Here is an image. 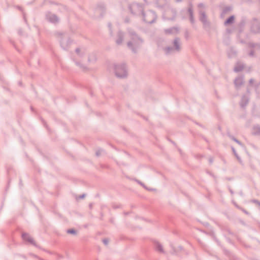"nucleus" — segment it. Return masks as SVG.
<instances>
[{"mask_svg": "<svg viewBox=\"0 0 260 260\" xmlns=\"http://www.w3.org/2000/svg\"><path fill=\"white\" fill-rule=\"evenodd\" d=\"M46 19L51 23H55L59 21V19L56 15L50 12L46 14Z\"/></svg>", "mask_w": 260, "mask_h": 260, "instance_id": "9", "label": "nucleus"}, {"mask_svg": "<svg viewBox=\"0 0 260 260\" xmlns=\"http://www.w3.org/2000/svg\"><path fill=\"white\" fill-rule=\"evenodd\" d=\"M89 207H90V208H92V204H90L89 205Z\"/></svg>", "mask_w": 260, "mask_h": 260, "instance_id": "46", "label": "nucleus"}, {"mask_svg": "<svg viewBox=\"0 0 260 260\" xmlns=\"http://www.w3.org/2000/svg\"><path fill=\"white\" fill-rule=\"evenodd\" d=\"M141 16L143 21L149 24L153 23L157 18L155 13L151 10H148L146 12L143 11Z\"/></svg>", "mask_w": 260, "mask_h": 260, "instance_id": "4", "label": "nucleus"}, {"mask_svg": "<svg viewBox=\"0 0 260 260\" xmlns=\"http://www.w3.org/2000/svg\"><path fill=\"white\" fill-rule=\"evenodd\" d=\"M185 37L187 39V38L188 37V32L187 30H186L185 31Z\"/></svg>", "mask_w": 260, "mask_h": 260, "instance_id": "38", "label": "nucleus"}, {"mask_svg": "<svg viewBox=\"0 0 260 260\" xmlns=\"http://www.w3.org/2000/svg\"><path fill=\"white\" fill-rule=\"evenodd\" d=\"M168 0H156L155 4L157 7L162 8L168 4Z\"/></svg>", "mask_w": 260, "mask_h": 260, "instance_id": "15", "label": "nucleus"}, {"mask_svg": "<svg viewBox=\"0 0 260 260\" xmlns=\"http://www.w3.org/2000/svg\"><path fill=\"white\" fill-rule=\"evenodd\" d=\"M103 151V150H102V149H99L98 150H97L96 152V155L97 156H99L101 155V154Z\"/></svg>", "mask_w": 260, "mask_h": 260, "instance_id": "29", "label": "nucleus"}, {"mask_svg": "<svg viewBox=\"0 0 260 260\" xmlns=\"http://www.w3.org/2000/svg\"><path fill=\"white\" fill-rule=\"evenodd\" d=\"M253 82L254 80L253 79H250L249 81L250 84H251Z\"/></svg>", "mask_w": 260, "mask_h": 260, "instance_id": "40", "label": "nucleus"}, {"mask_svg": "<svg viewBox=\"0 0 260 260\" xmlns=\"http://www.w3.org/2000/svg\"><path fill=\"white\" fill-rule=\"evenodd\" d=\"M75 52H76V53H77L78 55H79L80 56H82V55H81V54H80V49H79V48H77V49H76V50H75Z\"/></svg>", "mask_w": 260, "mask_h": 260, "instance_id": "33", "label": "nucleus"}, {"mask_svg": "<svg viewBox=\"0 0 260 260\" xmlns=\"http://www.w3.org/2000/svg\"><path fill=\"white\" fill-rule=\"evenodd\" d=\"M136 181L139 184H140L141 185H142V186H143L145 188H146V186H145V185L142 183L139 180H136Z\"/></svg>", "mask_w": 260, "mask_h": 260, "instance_id": "34", "label": "nucleus"}, {"mask_svg": "<svg viewBox=\"0 0 260 260\" xmlns=\"http://www.w3.org/2000/svg\"><path fill=\"white\" fill-rule=\"evenodd\" d=\"M249 102V96L247 95H243L241 98L240 102V105L241 108H244L247 105Z\"/></svg>", "mask_w": 260, "mask_h": 260, "instance_id": "11", "label": "nucleus"}, {"mask_svg": "<svg viewBox=\"0 0 260 260\" xmlns=\"http://www.w3.org/2000/svg\"><path fill=\"white\" fill-rule=\"evenodd\" d=\"M60 44L63 49L67 50L68 45L71 44V41L68 39H67V40H65L64 39H61L60 41Z\"/></svg>", "mask_w": 260, "mask_h": 260, "instance_id": "12", "label": "nucleus"}, {"mask_svg": "<svg viewBox=\"0 0 260 260\" xmlns=\"http://www.w3.org/2000/svg\"><path fill=\"white\" fill-rule=\"evenodd\" d=\"M113 67L115 74L117 77L123 78L127 76V72L125 64H114Z\"/></svg>", "mask_w": 260, "mask_h": 260, "instance_id": "2", "label": "nucleus"}, {"mask_svg": "<svg viewBox=\"0 0 260 260\" xmlns=\"http://www.w3.org/2000/svg\"><path fill=\"white\" fill-rule=\"evenodd\" d=\"M259 2H260V0H259Z\"/></svg>", "mask_w": 260, "mask_h": 260, "instance_id": "52", "label": "nucleus"}, {"mask_svg": "<svg viewBox=\"0 0 260 260\" xmlns=\"http://www.w3.org/2000/svg\"><path fill=\"white\" fill-rule=\"evenodd\" d=\"M213 159L212 158H210L209 159V162H210V164H211V163H212V162H213Z\"/></svg>", "mask_w": 260, "mask_h": 260, "instance_id": "41", "label": "nucleus"}, {"mask_svg": "<svg viewBox=\"0 0 260 260\" xmlns=\"http://www.w3.org/2000/svg\"><path fill=\"white\" fill-rule=\"evenodd\" d=\"M230 10H231L230 7H226L223 10L224 13H226L227 11H230Z\"/></svg>", "mask_w": 260, "mask_h": 260, "instance_id": "35", "label": "nucleus"}, {"mask_svg": "<svg viewBox=\"0 0 260 260\" xmlns=\"http://www.w3.org/2000/svg\"><path fill=\"white\" fill-rule=\"evenodd\" d=\"M244 68V64L241 63H237L234 68V71L235 72H239L241 71Z\"/></svg>", "mask_w": 260, "mask_h": 260, "instance_id": "17", "label": "nucleus"}, {"mask_svg": "<svg viewBox=\"0 0 260 260\" xmlns=\"http://www.w3.org/2000/svg\"><path fill=\"white\" fill-rule=\"evenodd\" d=\"M228 54L229 57H232L236 54V51L233 48H230L228 51Z\"/></svg>", "mask_w": 260, "mask_h": 260, "instance_id": "22", "label": "nucleus"}, {"mask_svg": "<svg viewBox=\"0 0 260 260\" xmlns=\"http://www.w3.org/2000/svg\"><path fill=\"white\" fill-rule=\"evenodd\" d=\"M230 192L231 193V194H233L234 193V192H233V191L232 189H230Z\"/></svg>", "mask_w": 260, "mask_h": 260, "instance_id": "45", "label": "nucleus"}, {"mask_svg": "<svg viewBox=\"0 0 260 260\" xmlns=\"http://www.w3.org/2000/svg\"><path fill=\"white\" fill-rule=\"evenodd\" d=\"M22 238L24 240L34 245H35L33 239L28 234L23 233L22 234Z\"/></svg>", "mask_w": 260, "mask_h": 260, "instance_id": "13", "label": "nucleus"}, {"mask_svg": "<svg viewBox=\"0 0 260 260\" xmlns=\"http://www.w3.org/2000/svg\"><path fill=\"white\" fill-rule=\"evenodd\" d=\"M235 17L234 15L231 16L230 17H229L225 21H224V25H228L229 24H231L234 23V21Z\"/></svg>", "mask_w": 260, "mask_h": 260, "instance_id": "19", "label": "nucleus"}, {"mask_svg": "<svg viewBox=\"0 0 260 260\" xmlns=\"http://www.w3.org/2000/svg\"><path fill=\"white\" fill-rule=\"evenodd\" d=\"M180 28L177 26L172 27L164 29V32L167 35H175L178 34Z\"/></svg>", "mask_w": 260, "mask_h": 260, "instance_id": "8", "label": "nucleus"}, {"mask_svg": "<svg viewBox=\"0 0 260 260\" xmlns=\"http://www.w3.org/2000/svg\"><path fill=\"white\" fill-rule=\"evenodd\" d=\"M237 207V208H239L238 206H237V205H235Z\"/></svg>", "mask_w": 260, "mask_h": 260, "instance_id": "49", "label": "nucleus"}, {"mask_svg": "<svg viewBox=\"0 0 260 260\" xmlns=\"http://www.w3.org/2000/svg\"><path fill=\"white\" fill-rule=\"evenodd\" d=\"M250 31L254 34L260 33V20L253 19L250 22Z\"/></svg>", "mask_w": 260, "mask_h": 260, "instance_id": "7", "label": "nucleus"}, {"mask_svg": "<svg viewBox=\"0 0 260 260\" xmlns=\"http://www.w3.org/2000/svg\"><path fill=\"white\" fill-rule=\"evenodd\" d=\"M128 34L130 41L127 43V47L133 53H136L138 50L141 47L143 40L131 29L128 30Z\"/></svg>", "mask_w": 260, "mask_h": 260, "instance_id": "1", "label": "nucleus"}, {"mask_svg": "<svg viewBox=\"0 0 260 260\" xmlns=\"http://www.w3.org/2000/svg\"><path fill=\"white\" fill-rule=\"evenodd\" d=\"M75 63L77 66H79L81 69H82L83 70L85 69V67L82 65L80 63L76 61L75 62Z\"/></svg>", "mask_w": 260, "mask_h": 260, "instance_id": "28", "label": "nucleus"}, {"mask_svg": "<svg viewBox=\"0 0 260 260\" xmlns=\"http://www.w3.org/2000/svg\"><path fill=\"white\" fill-rule=\"evenodd\" d=\"M128 9L131 13L136 16H141L144 10L143 7L142 5L136 3H134L129 5Z\"/></svg>", "mask_w": 260, "mask_h": 260, "instance_id": "5", "label": "nucleus"}, {"mask_svg": "<svg viewBox=\"0 0 260 260\" xmlns=\"http://www.w3.org/2000/svg\"><path fill=\"white\" fill-rule=\"evenodd\" d=\"M249 55L250 56H254V51L253 50H251L249 53Z\"/></svg>", "mask_w": 260, "mask_h": 260, "instance_id": "36", "label": "nucleus"}, {"mask_svg": "<svg viewBox=\"0 0 260 260\" xmlns=\"http://www.w3.org/2000/svg\"><path fill=\"white\" fill-rule=\"evenodd\" d=\"M252 203H255L260 207V202L257 200L253 199L250 201Z\"/></svg>", "mask_w": 260, "mask_h": 260, "instance_id": "26", "label": "nucleus"}, {"mask_svg": "<svg viewBox=\"0 0 260 260\" xmlns=\"http://www.w3.org/2000/svg\"><path fill=\"white\" fill-rule=\"evenodd\" d=\"M247 92L249 93V91L248 89H247Z\"/></svg>", "mask_w": 260, "mask_h": 260, "instance_id": "50", "label": "nucleus"}, {"mask_svg": "<svg viewBox=\"0 0 260 260\" xmlns=\"http://www.w3.org/2000/svg\"><path fill=\"white\" fill-rule=\"evenodd\" d=\"M189 20L191 22V24H194V17L193 16H191V17H189Z\"/></svg>", "mask_w": 260, "mask_h": 260, "instance_id": "31", "label": "nucleus"}, {"mask_svg": "<svg viewBox=\"0 0 260 260\" xmlns=\"http://www.w3.org/2000/svg\"><path fill=\"white\" fill-rule=\"evenodd\" d=\"M232 151H233V152L235 156L236 157V158H237V159L239 161V162L241 164L242 162V160H241V158L238 156V155L235 149L233 147H232Z\"/></svg>", "mask_w": 260, "mask_h": 260, "instance_id": "24", "label": "nucleus"}, {"mask_svg": "<svg viewBox=\"0 0 260 260\" xmlns=\"http://www.w3.org/2000/svg\"><path fill=\"white\" fill-rule=\"evenodd\" d=\"M242 211H243L245 213H246V214H248V212H247V211H246L245 210H244V209H242Z\"/></svg>", "mask_w": 260, "mask_h": 260, "instance_id": "43", "label": "nucleus"}, {"mask_svg": "<svg viewBox=\"0 0 260 260\" xmlns=\"http://www.w3.org/2000/svg\"><path fill=\"white\" fill-rule=\"evenodd\" d=\"M155 249L157 251L161 252V253H164L165 251L163 249L162 246L161 244H160L159 242H155Z\"/></svg>", "mask_w": 260, "mask_h": 260, "instance_id": "18", "label": "nucleus"}, {"mask_svg": "<svg viewBox=\"0 0 260 260\" xmlns=\"http://www.w3.org/2000/svg\"><path fill=\"white\" fill-rule=\"evenodd\" d=\"M88 61H91V59H90V58H88Z\"/></svg>", "mask_w": 260, "mask_h": 260, "instance_id": "47", "label": "nucleus"}, {"mask_svg": "<svg viewBox=\"0 0 260 260\" xmlns=\"http://www.w3.org/2000/svg\"><path fill=\"white\" fill-rule=\"evenodd\" d=\"M188 12L189 13V17H191V16H193L192 4L190 2L189 4V7H188Z\"/></svg>", "mask_w": 260, "mask_h": 260, "instance_id": "20", "label": "nucleus"}, {"mask_svg": "<svg viewBox=\"0 0 260 260\" xmlns=\"http://www.w3.org/2000/svg\"><path fill=\"white\" fill-rule=\"evenodd\" d=\"M244 83V77L242 76L237 77L234 81V84L237 88H239Z\"/></svg>", "mask_w": 260, "mask_h": 260, "instance_id": "10", "label": "nucleus"}, {"mask_svg": "<svg viewBox=\"0 0 260 260\" xmlns=\"http://www.w3.org/2000/svg\"><path fill=\"white\" fill-rule=\"evenodd\" d=\"M85 197V194H83L79 197L80 199H83Z\"/></svg>", "mask_w": 260, "mask_h": 260, "instance_id": "42", "label": "nucleus"}, {"mask_svg": "<svg viewBox=\"0 0 260 260\" xmlns=\"http://www.w3.org/2000/svg\"><path fill=\"white\" fill-rule=\"evenodd\" d=\"M103 242L105 245H107L108 244L109 240L108 239H104L103 240Z\"/></svg>", "mask_w": 260, "mask_h": 260, "instance_id": "32", "label": "nucleus"}, {"mask_svg": "<svg viewBox=\"0 0 260 260\" xmlns=\"http://www.w3.org/2000/svg\"><path fill=\"white\" fill-rule=\"evenodd\" d=\"M124 38V34L119 31L117 33V39L116 40V43L118 45H120L122 43Z\"/></svg>", "mask_w": 260, "mask_h": 260, "instance_id": "14", "label": "nucleus"}, {"mask_svg": "<svg viewBox=\"0 0 260 260\" xmlns=\"http://www.w3.org/2000/svg\"><path fill=\"white\" fill-rule=\"evenodd\" d=\"M248 45L251 48L260 49V44L258 43H249Z\"/></svg>", "mask_w": 260, "mask_h": 260, "instance_id": "21", "label": "nucleus"}, {"mask_svg": "<svg viewBox=\"0 0 260 260\" xmlns=\"http://www.w3.org/2000/svg\"><path fill=\"white\" fill-rule=\"evenodd\" d=\"M67 233L68 234H70L76 235L77 232H76V231L74 229H71L68 230L67 231Z\"/></svg>", "mask_w": 260, "mask_h": 260, "instance_id": "25", "label": "nucleus"}, {"mask_svg": "<svg viewBox=\"0 0 260 260\" xmlns=\"http://www.w3.org/2000/svg\"><path fill=\"white\" fill-rule=\"evenodd\" d=\"M171 11L173 12V13L174 14V16L173 17V18H171V20H173L174 19V18H175V15H176V11L174 10H172Z\"/></svg>", "mask_w": 260, "mask_h": 260, "instance_id": "37", "label": "nucleus"}, {"mask_svg": "<svg viewBox=\"0 0 260 260\" xmlns=\"http://www.w3.org/2000/svg\"><path fill=\"white\" fill-rule=\"evenodd\" d=\"M108 27L109 28V30H110V33L112 34V31H111V24L110 23H108Z\"/></svg>", "mask_w": 260, "mask_h": 260, "instance_id": "39", "label": "nucleus"}, {"mask_svg": "<svg viewBox=\"0 0 260 260\" xmlns=\"http://www.w3.org/2000/svg\"><path fill=\"white\" fill-rule=\"evenodd\" d=\"M232 139L235 142H236L237 144H238L239 145L241 146H243V144H242L241 142H240L238 140H237V139H236L234 137H233L232 138Z\"/></svg>", "mask_w": 260, "mask_h": 260, "instance_id": "27", "label": "nucleus"}, {"mask_svg": "<svg viewBox=\"0 0 260 260\" xmlns=\"http://www.w3.org/2000/svg\"><path fill=\"white\" fill-rule=\"evenodd\" d=\"M252 134L254 136H260V126L256 125L253 126L252 131Z\"/></svg>", "mask_w": 260, "mask_h": 260, "instance_id": "16", "label": "nucleus"}, {"mask_svg": "<svg viewBox=\"0 0 260 260\" xmlns=\"http://www.w3.org/2000/svg\"><path fill=\"white\" fill-rule=\"evenodd\" d=\"M199 20L202 22L204 28L206 29H209L210 28V24L208 21L205 12L201 10L199 11Z\"/></svg>", "mask_w": 260, "mask_h": 260, "instance_id": "6", "label": "nucleus"}, {"mask_svg": "<svg viewBox=\"0 0 260 260\" xmlns=\"http://www.w3.org/2000/svg\"><path fill=\"white\" fill-rule=\"evenodd\" d=\"M173 46H169L165 48V51L167 54L175 52H178L181 49V44L180 39L176 37L173 42Z\"/></svg>", "mask_w": 260, "mask_h": 260, "instance_id": "3", "label": "nucleus"}, {"mask_svg": "<svg viewBox=\"0 0 260 260\" xmlns=\"http://www.w3.org/2000/svg\"><path fill=\"white\" fill-rule=\"evenodd\" d=\"M105 10V6L103 4L99 5L96 8V11H99L100 13L102 12Z\"/></svg>", "mask_w": 260, "mask_h": 260, "instance_id": "23", "label": "nucleus"}, {"mask_svg": "<svg viewBox=\"0 0 260 260\" xmlns=\"http://www.w3.org/2000/svg\"><path fill=\"white\" fill-rule=\"evenodd\" d=\"M198 7L200 9H204L205 8V6L204 5V4L203 3H200L198 4Z\"/></svg>", "mask_w": 260, "mask_h": 260, "instance_id": "30", "label": "nucleus"}, {"mask_svg": "<svg viewBox=\"0 0 260 260\" xmlns=\"http://www.w3.org/2000/svg\"><path fill=\"white\" fill-rule=\"evenodd\" d=\"M145 2H146V0H144Z\"/></svg>", "mask_w": 260, "mask_h": 260, "instance_id": "51", "label": "nucleus"}, {"mask_svg": "<svg viewBox=\"0 0 260 260\" xmlns=\"http://www.w3.org/2000/svg\"><path fill=\"white\" fill-rule=\"evenodd\" d=\"M177 3H179L182 1V0H175Z\"/></svg>", "mask_w": 260, "mask_h": 260, "instance_id": "44", "label": "nucleus"}, {"mask_svg": "<svg viewBox=\"0 0 260 260\" xmlns=\"http://www.w3.org/2000/svg\"><path fill=\"white\" fill-rule=\"evenodd\" d=\"M58 34H59V35H62V34H61V33H59Z\"/></svg>", "mask_w": 260, "mask_h": 260, "instance_id": "48", "label": "nucleus"}]
</instances>
